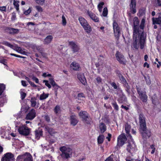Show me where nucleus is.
Returning <instances> with one entry per match:
<instances>
[{
    "label": "nucleus",
    "mask_w": 161,
    "mask_h": 161,
    "mask_svg": "<svg viewBox=\"0 0 161 161\" xmlns=\"http://www.w3.org/2000/svg\"><path fill=\"white\" fill-rule=\"evenodd\" d=\"M133 32V38L134 42L133 43V47L136 49H138L139 46L141 49H142L144 47L145 39L144 36L141 34L140 37H137V33L138 30L137 26H134Z\"/></svg>",
    "instance_id": "f257e3e1"
},
{
    "label": "nucleus",
    "mask_w": 161,
    "mask_h": 161,
    "mask_svg": "<svg viewBox=\"0 0 161 161\" xmlns=\"http://www.w3.org/2000/svg\"><path fill=\"white\" fill-rule=\"evenodd\" d=\"M59 150L61 152L60 156L63 158L68 159L72 157V151L70 148L64 146L60 147Z\"/></svg>",
    "instance_id": "f03ea898"
},
{
    "label": "nucleus",
    "mask_w": 161,
    "mask_h": 161,
    "mask_svg": "<svg viewBox=\"0 0 161 161\" xmlns=\"http://www.w3.org/2000/svg\"><path fill=\"white\" fill-rule=\"evenodd\" d=\"M79 20L81 25L82 26L86 32L87 33H90L92 31L91 26L84 18L81 17L79 18Z\"/></svg>",
    "instance_id": "7ed1b4c3"
},
{
    "label": "nucleus",
    "mask_w": 161,
    "mask_h": 161,
    "mask_svg": "<svg viewBox=\"0 0 161 161\" xmlns=\"http://www.w3.org/2000/svg\"><path fill=\"white\" fill-rule=\"evenodd\" d=\"M30 129L25 125L19 126L18 128L19 133L25 136H27L30 133Z\"/></svg>",
    "instance_id": "20e7f679"
},
{
    "label": "nucleus",
    "mask_w": 161,
    "mask_h": 161,
    "mask_svg": "<svg viewBox=\"0 0 161 161\" xmlns=\"http://www.w3.org/2000/svg\"><path fill=\"white\" fill-rule=\"evenodd\" d=\"M127 141V138L125 135L121 134L118 137L117 147L122 146Z\"/></svg>",
    "instance_id": "39448f33"
},
{
    "label": "nucleus",
    "mask_w": 161,
    "mask_h": 161,
    "mask_svg": "<svg viewBox=\"0 0 161 161\" xmlns=\"http://www.w3.org/2000/svg\"><path fill=\"white\" fill-rule=\"evenodd\" d=\"M115 55L117 60L120 64L124 65L126 64V59L125 58L124 56L120 52L117 51Z\"/></svg>",
    "instance_id": "423d86ee"
},
{
    "label": "nucleus",
    "mask_w": 161,
    "mask_h": 161,
    "mask_svg": "<svg viewBox=\"0 0 161 161\" xmlns=\"http://www.w3.org/2000/svg\"><path fill=\"white\" fill-rule=\"evenodd\" d=\"M17 159H23V161H33L32 157L29 153H26L22 155L19 156Z\"/></svg>",
    "instance_id": "0eeeda50"
},
{
    "label": "nucleus",
    "mask_w": 161,
    "mask_h": 161,
    "mask_svg": "<svg viewBox=\"0 0 161 161\" xmlns=\"http://www.w3.org/2000/svg\"><path fill=\"white\" fill-rule=\"evenodd\" d=\"M118 76L122 83L124 85V86L125 88L126 91L129 94L130 93V86H129L126 80L121 74L119 75Z\"/></svg>",
    "instance_id": "6e6552de"
},
{
    "label": "nucleus",
    "mask_w": 161,
    "mask_h": 161,
    "mask_svg": "<svg viewBox=\"0 0 161 161\" xmlns=\"http://www.w3.org/2000/svg\"><path fill=\"white\" fill-rule=\"evenodd\" d=\"M140 131L144 139L149 138L151 135L150 131L149 130H147L146 127V129L144 130H142L141 128H140Z\"/></svg>",
    "instance_id": "1a4fd4ad"
},
{
    "label": "nucleus",
    "mask_w": 161,
    "mask_h": 161,
    "mask_svg": "<svg viewBox=\"0 0 161 161\" xmlns=\"http://www.w3.org/2000/svg\"><path fill=\"white\" fill-rule=\"evenodd\" d=\"M2 161H14L13 155L10 153L5 154L1 159Z\"/></svg>",
    "instance_id": "9d476101"
},
{
    "label": "nucleus",
    "mask_w": 161,
    "mask_h": 161,
    "mask_svg": "<svg viewBox=\"0 0 161 161\" xmlns=\"http://www.w3.org/2000/svg\"><path fill=\"white\" fill-rule=\"evenodd\" d=\"M139 119L140 123V128L142 130L146 129V124L145 118L142 114H140L139 115Z\"/></svg>",
    "instance_id": "9b49d317"
},
{
    "label": "nucleus",
    "mask_w": 161,
    "mask_h": 161,
    "mask_svg": "<svg viewBox=\"0 0 161 161\" xmlns=\"http://www.w3.org/2000/svg\"><path fill=\"white\" fill-rule=\"evenodd\" d=\"M119 97L118 101L119 103H123L127 101V98L121 90H119Z\"/></svg>",
    "instance_id": "f8f14e48"
},
{
    "label": "nucleus",
    "mask_w": 161,
    "mask_h": 161,
    "mask_svg": "<svg viewBox=\"0 0 161 161\" xmlns=\"http://www.w3.org/2000/svg\"><path fill=\"white\" fill-rule=\"evenodd\" d=\"M36 114L35 110L33 108L27 114L25 119L27 120H32L36 117Z\"/></svg>",
    "instance_id": "ddd939ff"
},
{
    "label": "nucleus",
    "mask_w": 161,
    "mask_h": 161,
    "mask_svg": "<svg viewBox=\"0 0 161 161\" xmlns=\"http://www.w3.org/2000/svg\"><path fill=\"white\" fill-rule=\"evenodd\" d=\"M113 27L115 36L117 38L119 36L120 30L118 27L117 23L116 22H114L113 24Z\"/></svg>",
    "instance_id": "4468645a"
},
{
    "label": "nucleus",
    "mask_w": 161,
    "mask_h": 161,
    "mask_svg": "<svg viewBox=\"0 0 161 161\" xmlns=\"http://www.w3.org/2000/svg\"><path fill=\"white\" fill-rule=\"evenodd\" d=\"M77 77L83 85H85L86 81L84 74L79 73L77 74Z\"/></svg>",
    "instance_id": "2eb2a0df"
},
{
    "label": "nucleus",
    "mask_w": 161,
    "mask_h": 161,
    "mask_svg": "<svg viewBox=\"0 0 161 161\" xmlns=\"http://www.w3.org/2000/svg\"><path fill=\"white\" fill-rule=\"evenodd\" d=\"M87 14L90 17V18L94 22H99V20L98 18L92 12L88 10L87 11Z\"/></svg>",
    "instance_id": "dca6fc26"
},
{
    "label": "nucleus",
    "mask_w": 161,
    "mask_h": 161,
    "mask_svg": "<svg viewBox=\"0 0 161 161\" xmlns=\"http://www.w3.org/2000/svg\"><path fill=\"white\" fill-rule=\"evenodd\" d=\"M53 37L51 35L47 36L44 39L43 43L45 45H48L52 41Z\"/></svg>",
    "instance_id": "f3484780"
},
{
    "label": "nucleus",
    "mask_w": 161,
    "mask_h": 161,
    "mask_svg": "<svg viewBox=\"0 0 161 161\" xmlns=\"http://www.w3.org/2000/svg\"><path fill=\"white\" fill-rule=\"evenodd\" d=\"M70 122L71 124L73 126H75L77 124L78 121L75 115H72L70 116Z\"/></svg>",
    "instance_id": "a211bd4d"
},
{
    "label": "nucleus",
    "mask_w": 161,
    "mask_h": 161,
    "mask_svg": "<svg viewBox=\"0 0 161 161\" xmlns=\"http://www.w3.org/2000/svg\"><path fill=\"white\" fill-rule=\"evenodd\" d=\"M69 45L71 46L74 52H77L79 50V47L74 42H69Z\"/></svg>",
    "instance_id": "6ab92c4d"
},
{
    "label": "nucleus",
    "mask_w": 161,
    "mask_h": 161,
    "mask_svg": "<svg viewBox=\"0 0 161 161\" xmlns=\"http://www.w3.org/2000/svg\"><path fill=\"white\" fill-rule=\"evenodd\" d=\"M37 99L35 97H32L31 98L30 102L31 106L32 107L38 108V107L39 103L36 102Z\"/></svg>",
    "instance_id": "aec40b11"
},
{
    "label": "nucleus",
    "mask_w": 161,
    "mask_h": 161,
    "mask_svg": "<svg viewBox=\"0 0 161 161\" xmlns=\"http://www.w3.org/2000/svg\"><path fill=\"white\" fill-rule=\"evenodd\" d=\"M71 68L74 70H79L80 67L79 64L75 62H73L70 65Z\"/></svg>",
    "instance_id": "412c9836"
},
{
    "label": "nucleus",
    "mask_w": 161,
    "mask_h": 161,
    "mask_svg": "<svg viewBox=\"0 0 161 161\" xmlns=\"http://www.w3.org/2000/svg\"><path fill=\"white\" fill-rule=\"evenodd\" d=\"M139 96L141 100L143 102H146L147 100V96L145 92L139 93Z\"/></svg>",
    "instance_id": "4be33fe9"
},
{
    "label": "nucleus",
    "mask_w": 161,
    "mask_h": 161,
    "mask_svg": "<svg viewBox=\"0 0 161 161\" xmlns=\"http://www.w3.org/2000/svg\"><path fill=\"white\" fill-rule=\"evenodd\" d=\"M35 138L37 140L39 139L40 136L42 135V131L41 129L39 128L36 130L35 131Z\"/></svg>",
    "instance_id": "5701e85b"
},
{
    "label": "nucleus",
    "mask_w": 161,
    "mask_h": 161,
    "mask_svg": "<svg viewBox=\"0 0 161 161\" xmlns=\"http://www.w3.org/2000/svg\"><path fill=\"white\" fill-rule=\"evenodd\" d=\"M79 115L83 120L87 121L88 118V114L87 112L85 111L80 112L79 114Z\"/></svg>",
    "instance_id": "b1692460"
},
{
    "label": "nucleus",
    "mask_w": 161,
    "mask_h": 161,
    "mask_svg": "<svg viewBox=\"0 0 161 161\" xmlns=\"http://www.w3.org/2000/svg\"><path fill=\"white\" fill-rule=\"evenodd\" d=\"M136 6V3L135 0H131V3L130 4V7L131 10L132 11L133 14L135 13L136 12L135 7Z\"/></svg>",
    "instance_id": "393cba45"
},
{
    "label": "nucleus",
    "mask_w": 161,
    "mask_h": 161,
    "mask_svg": "<svg viewBox=\"0 0 161 161\" xmlns=\"http://www.w3.org/2000/svg\"><path fill=\"white\" fill-rule=\"evenodd\" d=\"M106 126L105 124L103 123H100L99 128L101 133H104L106 130Z\"/></svg>",
    "instance_id": "a878e982"
},
{
    "label": "nucleus",
    "mask_w": 161,
    "mask_h": 161,
    "mask_svg": "<svg viewBox=\"0 0 161 161\" xmlns=\"http://www.w3.org/2000/svg\"><path fill=\"white\" fill-rule=\"evenodd\" d=\"M153 24H161V17H159L158 18H153L152 19Z\"/></svg>",
    "instance_id": "bb28decb"
},
{
    "label": "nucleus",
    "mask_w": 161,
    "mask_h": 161,
    "mask_svg": "<svg viewBox=\"0 0 161 161\" xmlns=\"http://www.w3.org/2000/svg\"><path fill=\"white\" fill-rule=\"evenodd\" d=\"M132 143H129L127 146V150L129 152H130V150L134 148L135 146V145L133 141L132 142Z\"/></svg>",
    "instance_id": "cd10ccee"
},
{
    "label": "nucleus",
    "mask_w": 161,
    "mask_h": 161,
    "mask_svg": "<svg viewBox=\"0 0 161 161\" xmlns=\"http://www.w3.org/2000/svg\"><path fill=\"white\" fill-rule=\"evenodd\" d=\"M19 30L17 29L11 28L9 29V33L11 34H17L19 32Z\"/></svg>",
    "instance_id": "c85d7f7f"
},
{
    "label": "nucleus",
    "mask_w": 161,
    "mask_h": 161,
    "mask_svg": "<svg viewBox=\"0 0 161 161\" xmlns=\"http://www.w3.org/2000/svg\"><path fill=\"white\" fill-rule=\"evenodd\" d=\"M54 111L56 114H60L61 111L60 106L59 105H57L54 109Z\"/></svg>",
    "instance_id": "c756f323"
},
{
    "label": "nucleus",
    "mask_w": 161,
    "mask_h": 161,
    "mask_svg": "<svg viewBox=\"0 0 161 161\" xmlns=\"http://www.w3.org/2000/svg\"><path fill=\"white\" fill-rule=\"evenodd\" d=\"M45 130L46 131H47L50 134L52 135L54 133V130L48 126H46L45 127Z\"/></svg>",
    "instance_id": "7c9ffc66"
},
{
    "label": "nucleus",
    "mask_w": 161,
    "mask_h": 161,
    "mask_svg": "<svg viewBox=\"0 0 161 161\" xmlns=\"http://www.w3.org/2000/svg\"><path fill=\"white\" fill-rule=\"evenodd\" d=\"M48 93L45 94L43 92L42 94L40 95L39 99L41 100H45L48 97Z\"/></svg>",
    "instance_id": "2f4dec72"
},
{
    "label": "nucleus",
    "mask_w": 161,
    "mask_h": 161,
    "mask_svg": "<svg viewBox=\"0 0 161 161\" xmlns=\"http://www.w3.org/2000/svg\"><path fill=\"white\" fill-rule=\"evenodd\" d=\"M35 24L32 22H29L27 23V28L29 30H31V29L34 28Z\"/></svg>",
    "instance_id": "473e14b6"
},
{
    "label": "nucleus",
    "mask_w": 161,
    "mask_h": 161,
    "mask_svg": "<svg viewBox=\"0 0 161 161\" xmlns=\"http://www.w3.org/2000/svg\"><path fill=\"white\" fill-rule=\"evenodd\" d=\"M133 24L134 26H138L139 24V21L138 18L135 17L133 19Z\"/></svg>",
    "instance_id": "72a5a7b5"
},
{
    "label": "nucleus",
    "mask_w": 161,
    "mask_h": 161,
    "mask_svg": "<svg viewBox=\"0 0 161 161\" xmlns=\"http://www.w3.org/2000/svg\"><path fill=\"white\" fill-rule=\"evenodd\" d=\"M104 136H99L97 138V142L98 144L102 143L103 141Z\"/></svg>",
    "instance_id": "f704fd0d"
},
{
    "label": "nucleus",
    "mask_w": 161,
    "mask_h": 161,
    "mask_svg": "<svg viewBox=\"0 0 161 161\" xmlns=\"http://www.w3.org/2000/svg\"><path fill=\"white\" fill-rule=\"evenodd\" d=\"M126 132L127 134H129L131 128L130 125L128 124H126L125 125Z\"/></svg>",
    "instance_id": "c9c22d12"
},
{
    "label": "nucleus",
    "mask_w": 161,
    "mask_h": 161,
    "mask_svg": "<svg viewBox=\"0 0 161 161\" xmlns=\"http://www.w3.org/2000/svg\"><path fill=\"white\" fill-rule=\"evenodd\" d=\"M5 85L3 84H0V95H1L5 89Z\"/></svg>",
    "instance_id": "e433bc0d"
},
{
    "label": "nucleus",
    "mask_w": 161,
    "mask_h": 161,
    "mask_svg": "<svg viewBox=\"0 0 161 161\" xmlns=\"http://www.w3.org/2000/svg\"><path fill=\"white\" fill-rule=\"evenodd\" d=\"M23 90H21L20 91V94L21 98L22 100H23L26 96V93L23 92Z\"/></svg>",
    "instance_id": "4c0bfd02"
},
{
    "label": "nucleus",
    "mask_w": 161,
    "mask_h": 161,
    "mask_svg": "<svg viewBox=\"0 0 161 161\" xmlns=\"http://www.w3.org/2000/svg\"><path fill=\"white\" fill-rule=\"evenodd\" d=\"M19 2L18 1H15V0H14V5L15 7V8L16 9V10L18 11L19 10Z\"/></svg>",
    "instance_id": "58836bf2"
},
{
    "label": "nucleus",
    "mask_w": 161,
    "mask_h": 161,
    "mask_svg": "<svg viewBox=\"0 0 161 161\" xmlns=\"http://www.w3.org/2000/svg\"><path fill=\"white\" fill-rule=\"evenodd\" d=\"M36 48L37 50L40 53L42 52H44V49L41 46H36Z\"/></svg>",
    "instance_id": "ea45409f"
},
{
    "label": "nucleus",
    "mask_w": 161,
    "mask_h": 161,
    "mask_svg": "<svg viewBox=\"0 0 161 161\" xmlns=\"http://www.w3.org/2000/svg\"><path fill=\"white\" fill-rule=\"evenodd\" d=\"M3 44L12 48H13L14 47V46L13 45L11 44L9 42H3Z\"/></svg>",
    "instance_id": "a19ab883"
},
{
    "label": "nucleus",
    "mask_w": 161,
    "mask_h": 161,
    "mask_svg": "<svg viewBox=\"0 0 161 161\" xmlns=\"http://www.w3.org/2000/svg\"><path fill=\"white\" fill-rule=\"evenodd\" d=\"M108 9L106 7L104 8L103 9V15L104 17H106L108 15Z\"/></svg>",
    "instance_id": "79ce46f5"
},
{
    "label": "nucleus",
    "mask_w": 161,
    "mask_h": 161,
    "mask_svg": "<svg viewBox=\"0 0 161 161\" xmlns=\"http://www.w3.org/2000/svg\"><path fill=\"white\" fill-rule=\"evenodd\" d=\"M38 4L42 5L44 3L45 0H35Z\"/></svg>",
    "instance_id": "37998d69"
},
{
    "label": "nucleus",
    "mask_w": 161,
    "mask_h": 161,
    "mask_svg": "<svg viewBox=\"0 0 161 161\" xmlns=\"http://www.w3.org/2000/svg\"><path fill=\"white\" fill-rule=\"evenodd\" d=\"M112 104L115 109L117 111H118L119 110L118 106L116 102H114L112 103Z\"/></svg>",
    "instance_id": "c03bdc74"
},
{
    "label": "nucleus",
    "mask_w": 161,
    "mask_h": 161,
    "mask_svg": "<svg viewBox=\"0 0 161 161\" xmlns=\"http://www.w3.org/2000/svg\"><path fill=\"white\" fill-rule=\"evenodd\" d=\"M77 97L79 100H81V98L85 97V96L83 93H81L78 94Z\"/></svg>",
    "instance_id": "a18cd8bd"
},
{
    "label": "nucleus",
    "mask_w": 161,
    "mask_h": 161,
    "mask_svg": "<svg viewBox=\"0 0 161 161\" xmlns=\"http://www.w3.org/2000/svg\"><path fill=\"white\" fill-rule=\"evenodd\" d=\"M62 25L65 26L66 24V21L64 15H63L62 17Z\"/></svg>",
    "instance_id": "49530a36"
},
{
    "label": "nucleus",
    "mask_w": 161,
    "mask_h": 161,
    "mask_svg": "<svg viewBox=\"0 0 161 161\" xmlns=\"http://www.w3.org/2000/svg\"><path fill=\"white\" fill-rule=\"evenodd\" d=\"M145 19H142V20L141 24L140 25V27L141 29H143V28L144 27V24H145Z\"/></svg>",
    "instance_id": "de8ad7c7"
},
{
    "label": "nucleus",
    "mask_w": 161,
    "mask_h": 161,
    "mask_svg": "<svg viewBox=\"0 0 161 161\" xmlns=\"http://www.w3.org/2000/svg\"><path fill=\"white\" fill-rule=\"evenodd\" d=\"M43 82L45 83V85L47 86L49 89H50L51 87V85L48 83V81L47 80H43Z\"/></svg>",
    "instance_id": "09e8293b"
},
{
    "label": "nucleus",
    "mask_w": 161,
    "mask_h": 161,
    "mask_svg": "<svg viewBox=\"0 0 161 161\" xmlns=\"http://www.w3.org/2000/svg\"><path fill=\"white\" fill-rule=\"evenodd\" d=\"M17 51L18 52L21 53L22 54H25L26 53V52L24 51L23 50H22V49L21 48L19 47L17 49Z\"/></svg>",
    "instance_id": "8fccbe9b"
},
{
    "label": "nucleus",
    "mask_w": 161,
    "mask_h": 161,
    "mask_svg": "<svg viewBox=\"0 0 161 161\" xmlns=\"http://www.w3.org/2000/svg\"><path fill=\"white\" fill-rule=\"evenodd\" d=\"M95 80L97 81V82L99 84L101 83L102 82V78L99 76H97V78L95 79Z\"/></svg>",
    "instance_id": "3c124183"
},
{
    "label": "nucleus",
    "mask_w": 161,
    "mask_h": 161,
    "mask_svg": "<svg viewBox=\"0 0 161 161\" xmlns=\"http://www.w3.org/2000/svg\"><path fill=\"white\" fill-rule=\"evenodd\" d=\"M150 148L152 149L151 152V153L153 154L154 153L155 150L154 146L153 145H151L150 146Z\"/></svg>",
    "instance_id": "603ef678"
},
{
    "label": "nucleus",
    "mask_w": 161,
    "mask_h": 161,
    "mask_svg": "<svg viewBox=\"0 0 161 161\" xmlns=\"http://www.w3.org/2000/svg\"><path fill=\"white\" fill-rule=\"evenodd\" d=\"M113 155H111L110 156L108 157L105 160V161H113Z\"/></svg>",
    "instance_id": "864d4df0"
},
{
    "label": "nucleus",
    "mask_w": 161,
    "mask_h": 161,
    "mask_svg": "<svg viewBox=\"0 0 161 161\" xmlns=\"http://www.w3.org/2000/svg\"><path fill=\"white\" fill-rule=\"evenodd\" d=\"M36 8L38 11L40 12L42 11V9L41 7L39 6H36Z\"/></svg>",
    "instance_id": "5fc2aeb1"
},
{
    "label": "nucleus",
    "mask_w": 161,
    "mask_h": 161,
    "mask_svg": "<svg viewBox=\"0 0 161 161\" xmlns=\"http://www.w3.org/2000/svg\"><path fill=\"white\" fill-rule=\"evenodd\" d=\"M44 118L45 119V120L47 121L48 122H49L50 121V117H49V116L48 115H45L44 116Z\"/></svg>",
    "instance_id": "6e6d98bb"
},
{
    "label": "nucleus",
    "mask_w": 161,
    "mask_h": 161,
    "mask_svg": "<svg viewBox=\"0 0 161 161\" xmlns=\"http://www.w3.org/2000/svg\"><path fill=\"white\" fill-rule=\"evenodd\" d=\"M31 9L29 8L28 10L25 11L24 14L26 15H27L31 13Z\"/></svg>",
    "instance_id": "4d7b16f0"
},
{
    "label": "nucleus",
    "mask_w": 161,
    "mask_h": 161,
    "mask_svg": "<svg viewBox=\"0 0 161 161\" xmlns=\"http://www.w3.org/2000/svg\"><path fill=\"white\" fill-rule=\"evenodd\" d=\"M42 76L44 77L47 76L51 77L52 75L51 74H47V73H44L43 74Z\"/></svg>",
    "instance_id": "13d9d810"
},
{
    "label": "nucleus",
    "mask_w": 161,
    "mask_h": 161,
    "mask_svg": "<svg viewBox=\"0 0 161 161\" xmlns=\"http://www.w3.org/2000/svg\"><path fill=\"white\" fill-rule=\"evenodd\" d=\"M32 79L36 83H39V80L38 78L35 77L33 76L32 78Z\"/></svg>",
    "instance_id": "bf43d9fd"
},
{
    "label": "nucleus",
    "mask_w": 161,
    "mask_h": 161,
    "mask_svg": "<svg viewBox=\"0 0 161 161\" xmlns=\"http://www.w3.org/2000/svg\"><path fill=\"white\" fill-rule=\"evenodd\" d=\"M104 5V3L103 2H101L98 5V8H103V6Z\"/></svg>",
    "instance_id": "052dcab7"
},
{
    "label": "nucleus",
    "mask_w": 161,
    "mask_h": 161,
    "mask_svg": "<svg viewBox=\"0 0 161 161\" xmlns=\"http://www.w3.org/2000/svg\"><path fill=\"white\" fill-rule=\"evenodd\" d=\"M6 10L5 6L0 7V10L1 11H5Z\"/></svg>",
    "instance_id": "680f3d73"
},
{
    "label": "nucleus",
    "mask_w": 161,
    "mask_h": 161,
    "mask_svg": "<svg viewBox=\"0 0 161 161\" xmlns=\"http://www.w3.org/2000/svg\"><path fill=\"white\" fill-rule=\"evenodd\" d=\"M55 90V92H56V91H57V89H58V88H59V86L57 84L55 85V86H54L53 87Z\"/></svg>",
    "instance_id": "e2e57ef3"
},
{
    "label": "nucleus",
    "mask_w": 161,
    "mask_h": 161,
    "mask_svg": "<svg viewBox=\"0 0 161 161\" xmlns=\"http://www.w3.org/2000/svg\"><path fill=\"white\" fill-rule=\"evenodd\" d=\"M111 136V135L110 133H108V136L106 137V138L108 139L109 142L110 140V138Z\"/></svg>",
    "instance_id": "0e129e2a"
},
{
    "label": "nucleus",
    "mask_w": 161,
    "mask_h": 161,
    "mask_svg": "<svg viewBox=\"0 0 161 161\" xmlns=\"http://www.w3.org/2000/svg\"><path fill=\"white\" fill-rule=\"evenodd\" d=\"M29 84L33 87H36V86L33 82L31 81H29Z\"/></svg>",
    "instance_id": "69168bd1"
},
{
    "label": "nucleus",
    "mask_w": 161,
    "mask_h": 161,
    "mask_svg": "<svg viewBox=\"0 0 161 161\" xmlns=\"http://www.w3.org/2000/svg\"><path fill=\"white\" fill-rule=\"evenodd\" d=\"M111 85L114 89H117V85H116V84L115 83H112V84H111Z\"/></svg>",
    "instance_id": "338daca9"
},
{
    "label": "nucleus",
    "mask_w": 161,
    "mask_h": 161,
    "mask_svg": "<svg viewBox=\"0 0 161 161\" xmlns=\"http://www.w3.org/2000/svg\"><path fill=\"white\" fill-rule=\"evenodd\" d=\"M21 82L22 86H27V85L26 84V82L25 81L22 80Z\"/></svg>",
    "instance_id": "774afa93"
}]
</instances>
